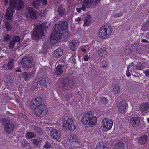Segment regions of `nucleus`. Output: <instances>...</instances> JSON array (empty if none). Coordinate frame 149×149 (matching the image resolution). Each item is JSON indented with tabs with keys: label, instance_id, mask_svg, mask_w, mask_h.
I'll list each match as a JSON object with an SVG mask.
<instances>
[{
	"label": "nucleus",
	"instance_id": "obj_1",
	"mask_svg": "<svg viewBox=\"0 0 149 149\" xmlns=\"http://www.w3.org/2000/svg\"><path fill=\"white\" fill-rule=\"evenodd\" d=\"M23 2L21 0H10V8L7 9L5 16L6 19L4 20V24L7 31L10 30L12 26L10 25L8 20H11L13 16V9L19 10L22 9L24 5Z\"/></svg>",
	"mask_w": 149,
	"mask_h": 149
},
{
	"label": "nucleus",
	"instance_id": "obj_2",
	"mask_svg": "<svg viewBox=\"0 0 149 149\" xmlns=\"http://www.w3.org/2000/svg\"><path fill=\"white\" fill-rule=\"evenodd\" d=\"M65 24V22L64 21L55 25L50 37V41L52 43L56 42L61 39L62 35L61 32L64 28Z\"/></svg>",
	"mask_w": 149,
	"mask_h": 149
},
{
	"label": "nucleus",
	"instance_id": "obj_3",
	"mask_svg": "<svg viewBox=\"0 0 149 149\" xmlns=\"http://www.w3.org/2000/svg\"><path fill=\"white\" fill-rule=\"evenodd\" d=\"M81 121L82 123L84 125L93 127L96 124L97 118L94 116L93 112L90 111L83 115Z\"/></svg>",
	"mask_w": 149,
	"mask_h": 149
},
{
	"label": "nucleus",
	"instance_id": "obj_4",
	"mask_svg": "<svg viewBox=\"0 0 149 149\" xmlns=\"http://www.w3.org/2000/svg\"><path fill=\"white\" fill-rule=\"evenodd\" d=\"M112 30L110 26L108 25H104L99 29V36L102 39H106L111 34Z\"/></svg>",
	"mask_w": 149,
	"mask_h": 149
},
{
	"label": "nucleus",
	"instance_id": "obj_5",
	"mask_svg": "<svg viewBox=\"0 0 149 149\" xmlns=\"http://www.w3.org/2000/svg\"><path fill=\"white\" fill-rule=\"evenodd\" d=\"M101 0H84L81 3L82 6L81 8H77V11L80 13L81 10L84 11L86 10V8H89L91 6H94L97 4Z\"/></svg>",
	"mask_w": 149,
	"mask_h": 149
},
{
	"label": "nucleus",
	"instance_id": "obj_6",
	"mask_svg": "<svg viewBox=\"0 0 149 149\" xmlns=\"http://www.w3.org/2000/svg\"><path fill=\"white\" fill-rule=\"evenodd\" d=\"M48 112V109L44 105H39L35 109L36 114L39 117H42L45 116Z\"/></svg>",
	"mask_w": 149,
	"mask_h": 149
},
{
	"label": "nucleus",
	"instance_id": "obj_7",
	"mask_svg": "<svg viewBox=\"0 0 149 149\" xmlns=\"http://www.w3.org/2000/svg\"><path fill=\"white\" fill-rule=\"evenodd\" d=\"M113 125V121L110 119L104 118L101 123V127L103 131L104 132H107L111 130Z\"/></svg>",
	"mask_w": 149,
	"mask_h": 149
},
{
	"label": "nucleus",
	"instance_id": "obj_8",
	"mask_svg": "<svg viewBox=\"0 0 149 149\" xmlns=\"http://www.w3.org/2000/svg\"><path fill=\"white\" fill-rule=\"evenodd\" d=\"M3 123L4 125L5 131L9 133L13 131L14 129V125L10 123V121L4 118L3 120Z\"/></svg>",
	"mask_w": 149,
	"mask_h": 149
},
{
	"label": "nucleus",
	"instance_id": "obj_9",
	"mask_svg": "<svg viewBox=\"0 0 149 149\" xmlns=\"http://www.w3.org/2000/svg\"><path fill=\"white\" fill-rule=\"evenodd\" d=\"M117 107L120 113H125L126 112L127 109L128 107L127 102L125 100L120 101L118 104Z\"/></svg>",
	"mask_w": 149,
	"mask_h": 149
},
{
	"label": "nucleus",
	"instance_id": "obj_10",
	"mask_svg": "<svg viewBox=\"0 0 149 149\" xmlns=\"http://www.w3.org/2000/svg\"><path fill=\"white\" fill-rule=\"evenodd\" d=\"M34 65L31 60L26 58H24L22 61V65L23 67L25 68H29L31 67Z\"/></svg>",
	"mask_w": 149,
	"mask_h": 149
},
{
	"label": "nucleus",
	"instance_id": "obj_11",
	"mask_svg": "<svg viewBox=\"0 0 149 149\" xmlns=\"http://www.w3.org/2000/svg\"><path fill=\"white\" fill-rule=\"evenodd\" d=\"M42 26L41 25L39 26H38L34 30L33 36L36 38H40L43 35V32L42 30Z\"/></svg>",
	"mask_w": 149,
	"mask_h": 149
},
{
	"label": "nucleus",
	"instance_id": "obj_12",
	"mask_svg": "<svg viewBox=\"0 0 149 149\" xmlns=\"http://www.w3.org/2000/svg\"><path fill=\"white\" fill-rule=\"evenodd\" d=\"M20 40V39L19 36H14L13 37L12 40L10 42L9 47L10 49L13 48L14 47L16 43L19 46Z\"/></svg>",
	"mask_w": 149,
	"mask_h": 149
},
{
	"label": "nucleus",
	"instance_id": "obj_13",
	"mask_svg": "<svg viewBox=\"0 0 149 149\" xmlns=\"http://www.w3.org/2000/svg\"><path fill=\"white\" fill-rule=\"evenodd\" d=\"M61 133L58 130L54 128L52 129L50 132V135L55 140L59 139L61 136Z\"/></svg>",
	"mask_w": 149,
	"mask_h": 149
},
{
	"label": "nucleus",
	"instance_id": "obj_14",
	"mask_svg": "<svg viewBox=\"0 0 149 149\" xmlns=\"http://www.w3.org/2000/svg\"><path fill=\"white\" fill-rule=\"evenodd\" d=\"M140 119L139 117L133 116L130 119V124L134 127L138 126L140 124Z\"/></svg>",
	"mask_w": 149,
	"mask_h": 149
},
{
	"label": "nucleus",
	"instance_id": "obj_15",
	"mask_svg": "<svg viewBox=\"0 0 149 149\" xmlns=\"http://www.w3.org/2000/svg\"><path fill=\"white\" fill-rule=\"evenodd\" d=\"M27 13L25 14L26 17H30L31 18L35 19L37 17V12L32 8L30 7L27 9Z\"/></svg>",
	"mask_w": 149,
	"mask_h": 149
},
{
	"label": "nucleus",
	"instance_id": "obj_16",
	"mask_svg": "<svg viewBox=\"0 0 149 149\" xmlns=\"http://www.w3.org/2000/svg\"><path fill=\"white\" fill-rule=\"evenodd\" d=\"M66 123H67L68 129L70 131H73L75 129L76 126L75 123L72 119L69 118L66 120Z\"/></svg>",
	"mask_w": 149,
	"mask_h": 149
},
{
	"label": "nucleus",
	"instance_id": "obj_17",
	"mask_svg": "<svg viewBox=\"0 0 149 149\" xmlns=\"http://www.w3.org/2000/svg\"><path fill=\"white\" fill-rule=\"evenodd\" d=\"M36 81L40 85H44L46 87L49 86L50 84V81L46 78H41L36 79Z\"/></svg>",
	"mask_w": 149,
	"mask_h": 149
},
{
	"label": "nucleus",
	"instance_id": "obj_18",
	"mask_svg": "<svg viewBox=\"0 0 149 149\" xmlns=\"http://www.w3.org/2000/svg\"><path fill=\"white\" fill-rule=\"evenodd\" d=\"M79 44L78 40H72L69 43V47L72 50L75 51L78 47Z\"/></svg>",
	"mask_w": 149,
	"mask_h": 149
},
{
	"label": "nucleus",
	"instance_id": "obj_19",
	"mask_svg": "<svg viewBox=\"0 0 149 149\" xmlns=\"http://www.w3.org/2000/svg\"><path fill=\"white\" fill-rule=\"evenodd\" d=\"M148 140V136L146 135H142L137 139V141L139 144L144 145L147 142Z\"/></svg>",
	"mask_w": 149,
	"mask_h": 149
},
{
	"label": "nucleus",
	"instance_id": "obj_20",
	"mask_svg": "<svg viewBox=\"0 0 149 149\" xmlns=\"http://www.w3.org/2000/svg\"><path fill=\"white\" fill-rule=\"evenodd\" d=\"M42 3L45 5L47 3V1L46 0H34L33 6L36 8H38L40 6L41 3Z\"/></svg>",
	"mask_w": 149,
	"mask_h": 149
},
{
	"label": "nucleus",
	"instance_id": "obj_21",
	"mask_svg": "<svg viewBox=\"0 0 149 149\" xmlns=\"http://www.w3.org/2000/svg\"><path fill=\"white\" fill-rule=\"evenodd\" d=\"M69 141L71 143L75 142L76 143L79 144V140L77 137L74 133H71L70 135Z\"/></svg>",
	"mask_w": 149,
	"mask_h": 149
},
{
	"label": "nucleus",
	"instance_id": "obj_22",
	"mask_svg": "<svg viewBox=\"0 0 149 149\" xmlns=\"http://www.w3.org/2000/svg\"><path fill=\"white\" fill-rule=\"evenodd\" d=\"M63 52L61 48H58L54 51V54L55 57L56 58H59L63 54Z\"/></svg>",
	"mask_w": 149,
	"mask_h": 149
},
{
	"label": "nucleus",
	"instance_id": "obj_23",
	"mask_svg": "<svg viewBox=\"0 0 149 149\" xmlns=\"http://www.w3.org/2000/svg\"><path fill=\"white\" fill-rule=\"evenodd\" d=\"M149 109V104L147 103L143 104L141 106L139 109L142 111H145Z\"/></svg>",
	"mask_w": 149,
	"mask_h": 149
},
{
	"label": "nucleus",
	"instance_id": "obj_24",
	"mask_svg": "<svg viewBox=\"0 0 149 149\" xmlns=\"http://www.w3.org/2000/svg\"><path fill=\"white\" fill-rule=\"evenodd\" d=\"M84 22L83 25L84 26H88L91 22V19L89 15L85 16L84 17Z\"/></svg>",
	"mask_w": 149,
	"mask_h": 149
},
{
	"label": "nucleus",
	"instance_id": "obj_25",
	"mask_svg": "<svg viewBox=\"0 0 149 149\" xmlns=\"http://www.w3.org/2000/svg\"><path fill=\"white\" fill-rule=\"evenodd\" d=\"M125 146V144L121 142H118L115 144L116 149H124Z\"/></svg>",
	"mask_w": 149,
	"mask_h": 149
},
{
	"label": "nucleus",
	"instance_id": "obj_26",
	"mask_svg": "<svg viewBox=\"0 0 149 149\" xmlns=\"http://www.w3.org/2000/svg\"><path fill=\"white\" fill-rule=\"evenodd\" d=\"M107 54L106 52V48H100L97 51V54L98 55L102 57L103 56V54L104 55H106Z\"/></svg>",
	"mask_w": 149,
	"mask_h": 149
},
{
	"label": "nucleus",
	"instance_id": "obj_27",
	"mask_svg": "<svg viewBox=\"0 0 149 149\" xmlns=\"http://www.w3.org/2000/svg\"><path fill=\"white\" fill-rule=\"evenodd\" d=\"M96 149H108V148L104 143L99 142L97 145Z\"/></svg>",
	"mask_w": 149,
	"mask_h": 149
},
{
	"label": "nucleus",
	"instance_id": "obj_28",
	"mask_svg": "<svg viewBox=\"0 0 149 149\" xmlns=\"http://www.w3.org/2000/svg\"><path fill=\"white\" fill-rule=\"evenodd\" d=\"M62 71L61 67L60 66H58L56 68L55 74L57 75H59L62 73Z\"/></svg>",
	"mask_w": 149,
	"mask_h": 149
},
{
	"label": "nucleus",
	"instance_id": "obj_29",
	"mask_svg": "<svg viewBox=\"0 0 149 149\" xmlns=\"http://www.w3.org/2000/svg\"><path fill=\"white\" fill-rule=\"evenodd\" d=\"M35 103H32V104L33 105H36L39 104H41L42 102V99L40 97H38L35 100Z\"/></svg>",
	"mask_w": 149,
	"mask_h": 149
},
{
	"label": "nucleus",
	"instance_id": "obj_30",
	"mask_svg": "<svg viewBox=\"0 0 149 149\" xmlns=\"http://www.w3.org/2000/svg\"><path fill=\"white\" fill-rule=\"evenodd\" d=\"M26 137L28 138H32L35 137L36 135L33 133L32 132H27L26 133Z\"/></svg>",
	"mask_w": 149,
	"mask_h": 149
},
{
	"label": "nucleus",
	"instance_id": "obj_31",
	"mask_svg": "<svg viewBox=\"0 0 149 149\" xmlns=\"http://www.w3.org/2000/svg\"><path fill=\"white\" fill-rule=\"evenodd\" d=\"M100 102L103 104L106 105L108 103V100L106 98L104 97H102L100 98Z\"/></svg>",
	"mask_w": 149,
	"mask_h": 149
},
{
	"label": "nucleus",
	"instance_id": "obj_32",
	"mask_svg": "<svg viewBox=\"0 0 149 149\" xmlns=\"http://www.w3.org/2000/svg\"><path fill=\"white\" fill-rule=\"evenodd\" d=\"M120 91V86L118 85H116L113 89V91L114 94L117 93Z\"/></svg>",
	"mask_w": 149,
	"mask_h": 149
},
{
	"label": "nucleus",
	"instance_id": "obj_33",
	"mask_svg": "<svg viewBox=\"0 0 149 149\" xmlns=\"http://www.w3.org/2000/svg\"><path fill=\"white\" fill-rule=\"evenodd\" d=\"M33 128L34 131L38 133H40V134H41L43 132L42 130L38 127L34 126L33 127Z\"/></svg>",
	"mask_w": 149,
	"mask_h": 149
},
{
	"label": "nucleus",
	"instance_id": "obj_34",
	"mask_svg": "<svg viewBox=\"0 0 149 149\" xmlns=\"http://www.w3.org/2000/svg\"><path fill=\"white\" fill-rule=\"evenodd\" d=\"M14 63L13 61L9 62L8 65V69H11L13 68L14 66Z\"/></svg>",
	"mask_w": 149,
	"mask_h": 149
},
{
	"label": "nucleus",
	"instance_id": "obj_35",
	"mask_svg": "<svg viewBox=\"0 0 149 149\" xmlns=\"http://www.w3.org/2000/svg\"><path fill=\"white\" fill-rule=\"evenodd\" d=\"M109 64V63L107 61H102V67L104 69L108 66Z\"/></svg>",
	"mask_w": 149,
	"mask_h": 149
},
{
	"label": "nucleus",
	"instance_id": "obj_36",
	"mask_svg": "<svg viewBox=\"0 0 149 149\" xmlns=\"http://www.w3.org/2000/svg\"><path fill=\"white\" fill-rule=\"evenodd\" d=\"M33 143L36 145H38L39 144L40 140L38 139H34L33 140Z\"/></svg>",
	"mask_w": 149,
	"mask_h": 149
},
{
	"label": "nucleus",
	"instance_id": "obj_37",
	"mask_svg": "<svg viewBox=\"0 0 149 149\" xmlns=\"http://www.w3.org/2000/svg\"><path fill=\"white\" fill-rule=\"evenodd\" d=\"M136 68L139 70H142L143 69L142 64L140 63H138L136 65Z\"/></svg>",
	"mask_w": 149,
	"mask_h": 149
},
{
	"label": "nucleus",
	"instance_id": "obj_38",
	"mask_svg": "<svg viewBox=\"0 0 149 149\" xmlns=\"http://www.w3.org/2000/svg\"><path fill=\"white\" fill-rule=\"evenodd\" d=\"M83 59L84 61H87L90 60V57L88 55H86L84 56Z\"/></svg>",
	"mask_w": 149,
	"mask_h": 149
},
{
	"label": "nucleus",
	"instance_id": "obj_39",
	"mask_svg": "<svg viewBox=\"0 0 149 149\" xmlns=\"http://www.w3.org/2000/svg\"><path fill=\"white\" fill-rule=\"evenodd\" d=\"M11 38V36L10 35L8 34H7L4 37V40L6 41H7L8 40L10 39Z\"/></svg>",
	"mask_w": 149,
	"mask_h": 149
},
{
	"label": "nucleus",
	"instance_id": "obj_40",
	"mask_svg": "<svg viewBox=\"0 0 149 149\" xmlns=\"http://www.w3.org/2000/svg\"><path fill=\"white\" fill-rule=\"evenodd\" d=\"M122 15V13L120 12L117 13L113 15V17L115 18L121 16Z\"/></svg>",
	"mask_w": 149,
	"mask_h": 149
},
{
	"label": "nucleus",
	"instance_id": "obj_41",
	"mask_svg": "<svg viewBox=\"0 0 149 149\" xmlns=\"http://www.w3.org/2000/svg\"><path fill=\"white\" fill-rule=\"evenodd\" d=\"M22 74V76L25 78V79H27L29 77V75L27 73L24 72Z\"/></svg>",
	"mask_w": 149,
	"mask_h": 149
},
{
	"label": "nucleus",
	"instance_id": "obj_42",
	"mask_svg": "<svg viewBox=\"0 0 149 149\" xmlns=\"http://www.w3.org/2000/svg\"><path fill=\"white\" fill-rule=\"evenodd\" d=\"M130 68V66H128L127 69V71L126 73V75L128 77H129L131 75V74L129 71V68Z\"/></svg>",
	"mask_w": 149,
	"mask_h": 149
},
{
	"label": "nucleus",
	"instance_id": "obj_43",
	"mask_svg": "<svg viewBox=\"0 0 149 149\" xmlns=\"http://www.w3.org/2000/svg\"><path fill=\"white\" fill-rule=\"evenodd\" d=\"M50 144L49 143H46L44 146L43 147L46 149H48L50 148Z\"/></svg>",
	"mask_w": 149,
	"mask_h": 149
},
{
	"label": "nucleus",
	"instance_id": "obj_44",
	"mask_svg": "<svg viewBox=\"0 0 149 149\" xmlns=\"http://www.w3.org/2000/svg\"><path fill=\"white\" fill-rule=\"evenodd\" d=\"M144 73L146 76L149 77V70H146L144 71Z\"/></svg>",
	"mask_w": 149,
	"mask_h": 149
},
{
	"label": "nucleus",
	"instance_id": "obj_45",
	"mask_svg": "<svg viewBox=\"0 0 149 149\" xmlns=\"http://www.w3.org/2000/svg\"><path fill=\"white\" fill-rule=\"evenodd\" d=\"M70 82H71V84L73 86H75L76 85L75 81L73 79H72L70 80Z\"/></svg>",
	"mask_w": 149,
	"mask_h": 149
},
{
	"label": "nucleus",
	"instance_id": "obj_46",
	"mask_svg": "<svg viewBox=\"0 0 149 149\" xmlns=\"http://www.w3.org/2000/svg\"><path fill=\"white\" fill-rule=\"evenodd\" d=\"M80 49L81 51L85 53L86 52V50L85 48L84 47H80Z\"/></svg>",
	"mask_w": 149,
	"mask_h": 149
},
{
	"label": "nucleus",
	"instance_id": "obj_47",
	"mask_svg": "<svg viewBox=\"0 0 149 149\" xmlns=\"http://www.w3.org/2000/svg\"><path fill=\"white\" fill-rule=\"evenodd\" d=\"M141 41L142 42L144 43H149V42H148V40H147L146 39H145L143 38H142L141 40Z\"/></svg>",
	"mask_w": 149,
	"mask_h": 149
},
{
	"label": "nucleus",
	"instance_id": "obj_48",
	"mask_svg": "<svg viewBox=\"0 0 149 149\" xmlns=\"http://www.w3.org/2000/svg\"><path fill=\"white\" fill-rule=\"evenodd\" d=\"M72 61L73 63H74V65H75V64L76 63V61L74 57H72Z\"/></svg>",
	"mask_w": 149,
	"mask_h": 149
},
{
	"label": "nucleus",
	"instance_id": "obj_49",
	"mask_svg": "<svg viewBox=\"0 0 149 149\" xmlns=\"http://www.w3.org/2000/svg\"><path fill=\"white\" fill-rule=\"evenodd\" d=\"M145 26L149 27V21L146 22L145 24Z\"/></svg>",
	"mask_w": 149,
	"mask_h": 149
},
{
	"label": "nucleus",
	"instance_id": "obj_50",
	"mask_svg": "<svg viewBox=\"0 0 149 149\" xmlns=\"http://www.w3.org/2000/svg\"><path fill=\"white\" fill-rule=\"evenodd\" d=\"M81 20V17H78L75 19V21L76 22H79Z\"/></svg>",
	"mask_w": 149,
	"mask_h": 149
},
{
	"label": "nucleus",
	"instance_id": "obj_51",
	"mask_svg": "<svg viewBox=\"0 0 149 149\" xmlns=\"http://www.w3.org/2000/svg\"><path fill=\"white\" fill-rule=\"evenodd\" d=\"M65 120H62V124H63L62 125H63V127H65Z\"/></svg>",
	"mask_w": 149,
	"mask_h": 149
},
{
	"label": "nucleus",
	"instance_id": "obj_52",
	"mask_svg": "<svg viewBox=\"0 0 149 149\" xmlns=\"http://www.w3.org/2000/svg\"><path fill=\"white\" fill-rule=\"evenodd\" d=\"M61 84H62L63 86V87H64L65 85V82L64 81H63L61 82Z\"/></svg>",
	"mask_w": 149,
	"mask_h": 149
},
{
	"label": "nucleus",
	"instance_id": "obj_53",
	"mask_svg": "<svg viewBox=\"0 0 149 149\" xmlns=\"http://www.w3.org/2000/svg\"><path fill=\"white\" fill-rule=\"evenodd\" d=\"M5 4L6 5L7 4H8V0H5Z\"/></svg>",
	"mask_w": 149,
	"mask_h": 149
},
{
	"label": "nucleus",
	"instance_id": "obj_54",
	"mask_svg": "<svg viewBox=\"0 0 149 149\" xmlns=\"http://www.w3.org/2000/svg\"><path fill=\"white\" fill-rule=\"evenodd\" d=\"M16 71L17 72H21V70L20 69H19L18 70H16Z\"/></svg>",
	"mask_w": 149,
	"mask_h": 149
},
{
	"label": "nucleus",
	"instance_id": "obj_55",
	"mask_svg": "<svg viewBox=\"0 0 149 149\" xmlns=\"http://www.w3.org/2000/svg\"><path fill=\"white\" fill-rule=\"evenodd\" d=\"M72 96V94H70V95H69L68 96V97L69 98L71 97Z\"/></svg>",
	"mask_w": 149,
	"mask_h": 149
},
{
	"label": "nucleus",
	"instance_id": "obj_56",
	"mask_svg": "<svg viewBox=\"0 0 149 149\" xmlns=\"http://www.w3.org/2000/svg\"><path fill=\"white\" fill-rule=\"evenodd\" d=\"M148 123H149V118H148L147 119Z\"/></svg>",
	"mask_w": 149,
	"mask_h": 149
},
{
	"label": "nucleus",
	"instance_id": "obj_57",
	"mask_svg": "<svg viewBox=\"0 0 149 149\" xmlns=\"http://www.w3.org/2000/svg\"><path fill=\"white\" fill-rule=\"evenodd\" d=\"M67 22H66V26H65L66 30V27H67Z\"/></svg>",
	"mask_w": 149,
	"mask_h": 149
},
{
	"label": "nucleus",
	"instance_id": "obj_58",
	"mask_svg": "<svg viewBox=\"0 0 149 149\" xmlns=\"http://www.w3.org/2000/svg\"><path fill=\"white\" fill-rule=\"evenodd\" d=\"M2 49V47H1V45H0V51Z\"/></svg>",
	"mask_w": 149,
	"mask_h": 149
},
{
	"label": "nucleus",
	"instance_id": "obj_59",
	"mask_svg": "<svg viewBox=\"0 0 149 149\" xmlns=\"http://www.w3.org/2000/svg\"><path fill=\"white\" fill-rule=\"evenodd\" d=\"M58 10L59 12V13H60V14H61V12H60V8H58Z\"/></svg>",
	"mask_w": 149,
	"mask_h": 149
},
{
	"label": "nucleus",
	"instance_id": "obj_60",
	"mask_svg": "<svg viewBox=\"0 0 149 149\" xmlns=\"http://www.w3.org/2000/svg\"><path fill=\"white\" fill-rule=\"evenodd\" d=\"M65 89L66 90H67V88H66H66H65Z\"/></svg>",
	"mask_w": 149,
	"mask_h": 149
},
{
	"label": "nucleus",
	"instance_id": "obj_61",
	"mask_svg": "<svg viewBox=\"0 0 149 149\" xmlns=\"http://www.w3.org/2000/svg\"><path fill=\"white\" fill-rule=\"evenodd\" d=\"M67 96V95H66V96H65L66 97H67V96Z\"/></svg>",
	"mask_w": 149,
	"mask_h": 149
},
{
	"label": "nucleus",
	"instance_id": "obj_62",
	"mask_svg": "<svg viewBox=\"0 0 149 149\" xmlns=\"http://www.w3.org/2000/svg\"><path fill=\"white\" fill-rule=\"evenodd\" d=\"M76 54L75 53V54L74 56H76Z\"/></svg>",
	"mask_w": 149,
	"mask_h": 149
},
{
	"label": "nucleus",
	"instance_id": "obj_63",
	"mask_svg": "<svg viewBox=\"0 0 149 149\" xmlns=\"http://www.w3.org/2000/svg\"><path fill=\"white\" fill-rule=\"evenodd\" d=\"M4 67H5V66H3V68H4Z\"/></svg>",
	"mask_w": 149,
	"mask_h": 149
}]
</instances>
